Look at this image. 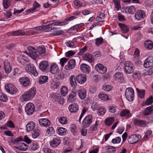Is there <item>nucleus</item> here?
<instances>
[{"instance_id": "nucleus-10", "label": "nucleus", "mask_w": 153, "mask_h": 153, "mask_svg": "<svg viewBox=\"0 0 153 153\" xmlns=\"http://www.w3.org/2000/svg\"><path fill=\"white\" fill-rule=\"evenodd\" d=\"M76 65V61L74 59L70 60L67 64L65 67V68L67 70H71L74 69Z\"/></svg>"}, {"instance_id": "nucleus-47", "label": "nucleus", "mask_w": 153, "mask_h": 153, "mask_svg": "<svg viewBox=\"0 0 153 153\" xmlns=\"http://www.w3.org/2000/svg\"><path fill=\"white\" fill-rule=\"evenodd\" d=\"M40 134V130L38 129H35L32 134V136L33 138H36Z\"/></svg>"}, {"instance_id": "nucleus-43", "label": "nucleus", "mask_w": 153, "mask_h": 153, "mask_svg": "<svg viewBox=\"0 0 153 153\" xmlns=\"http://www.w3.org/2000/svg\"><path fill=\"white\" fill-rule=\"evenodd\" d=\"M11 0H3V4L5 9H7L10 6L11 4Z\"/></svg>"}, {"instance_id": "nucleus-14", "label": "nucleus", "mask_w": 153, "mask_h": 153, "mask_svg": "<svg viewBox=\"0 0 153 153\" xmlns=\"http://www.w3.org/2000/svg\"><path fill=\"white\" fill-rule=\"evenodd\" d=\"M19 81L23 86L26 87L29 86L30 83L29 79L27 77H23L19 79Z\"/></svg>"}, {"instance_id": "nucleus-13", "label": "nucleus", "mask_w": 153, "mask_h": 153, "mask_svg": "<svg viewBox=\"0 0 153 153\" xmlns=\"http://www.w3.org/2000/svg\"><path fill=\"white\" fill-rule=\"evenodd\" d=\"M61 140L59 137L53 138L50 142V145L53 147H56L60 143Z\"/></svg>"}, {"instance_id": "nucleus-54", "label": "nucleus", "mask_w": 153, "mask_h": 153, "mask_svg": "<svg viewBox=\"0 0 153 153\" xmlns=\"http://www.w3.org/2000/svg\"><path fill=\"white\" fill-rule=\"evenodd\" d=\"M31 149L33 151L36 150L39 148V145L37 142L33 143L30 145Z\"/></svg>"}, {"instance_id": "nucleus-64", "label": "nucleus", "mask_w": 153, "mask_h": 153, "mask_svg": "<svg viewBox=\"0 0 153 153\" xmlns=\"http://www.w3.org/2000/svg\"><path fill=\"white\" fill-rule=\"evenodd\" d=\"M74 4L78 7H80L82 6V3L78 0H75L73 2Z\"/></svg>"}, {"instance_id": "nucleus-6", "label": "nucleus", "mask_w": 153, "mask_h": 153, "mask_svg": "<svg viewBox=\"0 0 153 153\" xmlns=\"http://www.w3.org/2000/svg\"><path fill=\"white\" fill-rule=\"evenodd\" d=\"M125 72L128 74L132 73L134 71L133 66L132 63L129 61H126L124 64Z\"/></svg>"}, {"instance_id": "nucleus-1", "label": "nucleus", "mask_w": 153, "mask_h": 153, "mask_svg": "<svg viewBox=\"0 0 153 153\" xmlns=\"http://www.w3.org/2000/svg\"><path fill=\"white\" fill-rule=\"evenodd\" d=\"M36 93V89L32 88L22 95L21 100L22 102L31 100L34 97Z\"/></svg>"}, {"instance_id": "nucleus-33", "label": "nucleus", "mask_w": 153, "mask_h": 153, "mask_svg": "<svg viewBox=\"0 0 153 153\" xmlns=\"http://www.w3.org/2000/svg\"><path fill=\"white\" fill-rule=\"evenodd\" d=\"M67 130L65 128L59 127L57 128V133L60 135L64 136L66 135Z\"/></svg>"}, {"instance_id": "nucleus-40", "label": "nucleus", "mask_w": 153, "mask_h": 153, "mask_svg": "<svg viewBox=\"0 0 153 153\" xmlns=\"http://www.w3.org/2000/svg\"><path fill=\"white\" fill-rule=\"evenodd\" d=\"M59 122L62 124H66L68 123V120L66 117L62 116L58 118Z\"/></svg>"}, {"instance_id": "nucleus-34", "label": "nucleus", "mask_w": 153, "mask_h": 153, "mask_svg": "<svg viewBox=\"0 0 153 153\" xmlns=\"http://www.w3.org/2000/svg\"><path fill=\"white\" fill-rule=\"evenodd\" d=\"M145 47L148 50H151L153 48V42L151 41H146L144 43Z\"/></svg>"}, {"instance_id": "nucleus-38", "label": "nucleus", "mask_w": 153, "mask_h": 153, "mask_svg": "<svg viewBox=\"0 0 153 153\" xmlns=\"http://www.w3.org/2000/svg\"><path fill=\"white\" fill-rule=\"evenodd\" d=\"M60 83L59 82H55L53 81L51 82L50 87L51 88L53 89H58Z\"/></svg>"}, {"instance_id": "nucleus-9", "label": "nucleus", "mask_w": 153, "mask_h": 153, "mask_svg": "<svg viewBox=\"0 0 153 153\" xmlns=\"http://www.w3.org/2000/svg\"><path fill=\"white\" fill-rule=\"evenodd\" d=\"M146 16V14L144 11L142 10H138L135 14V17L137 20H143Z\"/></svg>"}, {"instance_id": "nucleus-18", "label": "nucleus", "mask_w": 153, "mask_h": 153, "mask_svg": "<svg viewBox=\"0 0 153 153\" xmlns=\"http://www.w3.org/2000/svg\"><path fill=\"white\" fill-rule=\"evenodd\" d=\"M49 66V63L47 61H42L39 64V68L43 71H45Z\"/></svg>"}, {"instance_id": "nucleus-23", "label": "nucleus", "mask_w": 153, "mask_h": 153, "mask_svg": "<svg viewBox=\"0 0 153 153\" xmlns=\"http://www.w3.org/2000/svg\"><path fill=\"white\" fill-rule=\"evenodd\" d=\"M76 79L79 83L82 84L86 81V78L85 75L79 74L76 76Z\"/></svg>"}, {"instance_id": "nucleus-52", "label": "nucleus", "mask_w": 153, "mask_h": 153, "mask_svg": "<svg viewBox=\"0 0 153 153\" xmlns=\"http://www.w3.org/2000/svg\"><path fill=\"white\" fill-rule=\"evenodd\" d=\"M99 98L102 100L105 101L108 99V95L103 94H101L98 95Z\"/></svg>"}, {"instance_id": "nucleus-4", "label": "nucleus", "mask_w": 153, "mask_h": 153, "mask_svg": "<svg viewBox=\"0 0 153 153\" xmlns=\"http://www.w3.org/2000/svg\"><path fill=\"white\" fill-rule=\"evenodd\" d=\"M25 70L27 72L32 74L35 76L38 75V73L33 64H30L27 65L25 68Z\"/></svg>"}, {"instance_id": "nucleus-37", "label": "nucleus", "mask_w": 153, "mask_h": 153, "mask_svg": "<svg viewBox=\"0 0 153 153\" xmlns=\"http://www.w3.org/2000/svg\"><path fill=\"white\" fill-rule=\"evenodd\" d=\"M19 146L20 151H25L28 148V146L24 143H19Z\"/></svg>"}, {"instance_id": "nucleus-36", "label": "nucleus", "mask_w": 153, "mask_h": 153, "mask_svg": "<svg viewBox=\"0 0 153 153\" xmlns=\"http://www.w3.org/2000/svg\"><path fill=\"white\" fill-rule=\"evenodd\" d=\"M76 77L74 75H72L70 77V82L72 87H74L76 86Z\"/></svg>"}, {"instance_id": "nucleus-61", "label": "nucleus", "mask_w": 153, "mask_h": 153, "mask_svg": "<svg viewBox=\"0 0 153 153\" xmlns=\"http://www.w3.org/2000/svg\"><path fill=\"white\" fill-rule=\"evenodd\" d=\"M121 139L120 137H117L115 138L112 139L111 142L114 144L119 143L121 141Z\"/></svg>"}, {"instance_id": "nucleus-56", "label": "nucleus", "mask_w": 153, "mask_h": 153, "mask_svg": "<svg viewBox=\"0 0 153 153\" xmlns=\"http://www.w3.org/2000/svg\"><path fill=\"white\" fill-rule=\"evenodd\" d=\"M68 59L65 57L61 58L60 60L59 64L62 67L64 66L65 64L68 61Z\"/></svg>"}, {"instance_id": "nucleus-49", "label": "nucleus", "mask_w": 153, "mask_h": 153, "mask_svg": "<svg viewBox=\"0 0 153 153\" xmlns=\"http://www.w3.org/2000/svg\"><path fill=\"white\" fill-rule=\"evenodd\" d=\"M98 114L99 115H103L106 112L105 108L103 107H100L97 110Z\"/></svg>"}, {"instance_id": "nucleus-8", "label": "nucleus", "mask_w": 153, "mask_h": 153, "mask_svg": "<svg viewBox=\"0 0 153 153\" xmlns=\"http://www.w3.org/2000/svg\"><path fill=\"white\" fill-rule=\"evenodd\" d=\"M93 118L91 115L86 116L82 121V124L84 127H88L92 122Z\"/></svg>"}, {"instance_id": "nucleus-17", "label": "nucleus", "mask_w": 153, "mask_h": 153, "mask_svg": "<svg viewBox=\"0 0 153 153\" xmlns=\"http://www.w3.org/2000/svg\"><path fill=\"white\" fill-rule=\"evenodd\" d=\"M113 77L115 80L118 81L120 82H122L124 79L123 74L120 72H117L114 74Z\"/></svg>"}, {"instance_id": "nucleus-19", "label": "nucleus", "mask_w": 153, "mask_h": 153, "mask_svg": "<svg viewBox=\"0 0 153 153\" xmlns=\"http://www.w3.org/2000/svg\"><path fill=\"white\" fill-rule=\"evenodd\" d=\"M12 35L14 36H24L27 35H33V33L31 32V33H28L27 32H25L22 30H18L16 31H14L12 32Z\"/></svg>"}, {"instance_id": "nucleus-5", "label": "nucleus", "mask_w": 153, "mask_h": 153, "mask_svg": "<svg viewBox=\"0 0 153 153\" xmlns=\"http://www.w3.org/2000/svg\"><path fill=\"white\" fill-rule=\"evenodd\" d=\"M140 134H136L129 136L128 138V141L130 144H133L137 143L141 138Z\"/></svg>"}, {"instance_id": "nucleus-2", "label": "nucleus", "mask_w": 153, "mask_h": 153, "mask_svg": "<svg viewBox=\"0 0 153 153\" xmlns=\"http://www.w3.org/2000/svg\"><path fill=\"white\" fill-rule=\"evenodd\" d=\"M5 88L7 92L11 94H16L18 91L15 86L10 83L6 84Z\"/></svg>"}, {"instance_id": "nucleus-21", "label": "nucleus", "mask_w": 153, "mask_h": 153, "mask_svg": "<svg viewBox=\"0 0 153 153\" xmlns=\"http://www.w3.org/2000/svg\"><path fill=\"white\" fill-rule=\"evenodd\" d=\"M4 68L7 74H9L12 70V68L7 61L6 60L4 62Z\"/></svg>"}, {"instance_id": "nucleus-42", "label": "nucleus", "mask_w": 153, "mask_h": 153, "mask_svg": "<svg viewBox=\"0 0 153 153\" xmlns=\"http://www.w3.org/2000/svg\"><path fill=\"white\" fill-rule=\"evenodd\" d=\"M114 121V118L113 117H110L105 120V124L108 126H110L112 124Z\"/></svg>"}, {"instance_id": "nucleus-32", "label": "nucleus", "mask_w": 153, "mask_h": 153, "mask_svg": "<svg viewBox=\"0 0 153 153\" xmlns=\"http://www.w3.org/2000/svg\"><path fill=\"white\" fill-rule=\"evenodd\" d=\"M144 114L146 116H148L153 113V106H151L147 107L145 110Z\"/></svg>"}, {"instance_id": "nucleus-45", "label": "nucleus", "mask_w": 153, "mask_h": 153, "mask_svg": "<svg viewBox=\"0 0 153 153\" xmlns=\"http://www.w3.org/2000/svg\"><path fill=\"white\" fill-rule=\"evenodd\" d=\"M141 73L138 71H135L133 74L132 76L135 79H139L141 77Z\"/></svg>"}, {"instance_id": "nucleus-63", "label": "nucleus", "mask_w": 153, "mask_h": 153, "mask_svg": "<svg viewBox=\"0 0 153 153\" xmlns=\"http://www.w3.org/2000/svg\"><path fill=\"white\" fill-rule=\"evenodd\" d=\"M47 132L48 134H52L54 132V130L52 127H48L47 130Z\"/></svg>"}, {"instance_id": "nucleus-51", "label": "nucleus", "mask_w": 153, "mask_h": 153, "mask_svg": "<svg viewBox=\"0 0 153 153\" xmlns=\"http://www.w3.org/2000/svg\"><path fill=\"white\" fill-rule=\"evenodd\" d=\"M84 25V23H81L77 24L74 25L72 27H71L70 28V29L73 30H77L81 27L82 26H83Z\"/></svg>"}, {"instance_id": "nucleus-20", "label": "nucleus", "mask_w": 153, "mask_h": 153, "mask_svg": "<svg viewBox=\"0 0 153 153\" xmlns=\"http://www.w3.org/2000/svg\"><path fill=\"white\" fill-rule=\"evenodd\" d=\"M82 57L83 60L86 61L90 63H91L94 61V57L89 53H86L84 54Z\"/></svg>"}, {"instance_id": "nucleus-22", "label": "nucleus", "mask_w": 153, "mask_h": 153, "mask_svg": "<svg viewBox=\"0 0 153 153\" xmlns=\"http://www.w3.org/2000/svg\"><path fill=\"white\" fill-rule=\"evenodd\" d=\"M59 67L57 64L53 63L51 65L50 72L52 74H55L59 71Z\"/></svg>"}, {"instance_id": "nucleus-26", "label": "nucleus", "mask_w": 153, "mask_h": 153, "mask_svg": "<svg viewBox=\"0 0 153 153\" xmlns=\"http://www.w3.org/2000/svg\"><path fill=\"white\" fill-rule=\"evenodd\" d=\"M120 115L121 117H125L126 118H128L131 116L129 111L127 109L122 110L120 112Z\"/></svg>"}, {"instance_id": "nucleus-60", "label": "nucleus", "mask_w": 153, "mask_h": 153, "mask_svg": "<svg viewBox=\"0 0 153 153\" xmlns=\"http://www.w3.org/2000/svg\"><path fill=\"white\" fill-rule=\"evenodd\" d=\"M58 28L55 27H51L49 26H44L43 29H45V31L48 32L51 30H56Z\"/></svg>"}, {"instance_id": "nucleus-58", "label": "nucleus", "mask_w": 153, "mask_h": 153, "mask_svg": "<svg viewBox=\"0 0 153 153\" xmlns=\"http://www.w3.org/2000/svg\"><path fill=\"white\" fill-rule=\"evenodd\" d=\"M107 151L108 152H109L111 153H112L116 151V148L115 147L110 146H107Z\"/></svg>"}, {"instance_id": "nucleus-24", "label": "nucleus", "mask_w": 153, "mask_h": 153, "mask_svg": "<svg viewBox=\"0 0 153 153\" xmlns=\"http://www.w3.org/2000/svg\"><path fill=\"white\" fill-rule=\"evenodd\" d=\"M76 95V91H72L71 93L68 95V100L70 102H73L75 100V97Z\"/></svg>"}, {"instance_id": "nucleus-39", "label": "nucleus", "mask_w": 153, "mask_h": 153, "mask_svg": "<svg viewBox=\"0 0 153 153\" xmlns=\"http://www.w3.org/2000/svg\"><path fill=\"white\" fill-rule=\"evenodd\" d=\"M48 79L47 76H40L39 80V83L41 84H42L46 82Z\"/></svg>"}, {"instance_id": "nucleus-12", "label": "nucleus", "mask_w": 153, "mask_h": 153, "mask_svg": "<svg viewBox=\"0 0 153 153\" xmlns=\"http://www.w3.org/2000/svg\"><path fill=\"white\" fill-rule=\"evenodd\" d=\"M134 124L136 126L140 127H145L146 125V122L140 119H135L134 120Z\"/></svg>"}, {"instance_id": "nucleus-46", "label": "nucleus", "mask_w": 153, "mask_h": 153, "mask_svg": "<svg viewBox=\"0 0 153 153\" xmlns=\"http://www.w3.org/2000/svg\"><path fill=\"white\" fill-rule=\"evenodd\" d=\"M117 106L114 105H110L108 108V111L111 113H114L117 111Z\"/></svg>"}, {"instance_id": "nucleus-30", "label": "nucleus", "mask_w": 153, "mask_h": 153, "mask_svg": "<svg viewBox=\"0 0 153 153\" xmlns=\"http://www.w3.org/2000/svg\"><path fill=\"white\" fill-rule=\"evenodd\" d=\"M119 26L121 28L122 32L124 33H126L129 30V28L127 25L121 23L118 24Z\"/></svg>"}, {"instance_id": "nucleus-59", "label": "nucleus", "mask_w": 153, "mask_h": 153, "mask_svg": "<svg viewBox=\"0 0 153 153\" xmlns=\"http://www.w3.org/2000/svg\"><path fill=\"white\" fill-rule=\"evenodd\" d=\"M42 150L44 153H54L53 150H52L47 147L43 148Z\"/></svg>"}, {"instance_id": "nucleus-35", "label": "nucleus", "mask_w": 153, "mask_h": 153, "mask_svg": "<svg viewBox=\"0 0 153 153\" xmlns=\"http://www.w3.org/2000/svg\"><path fill=\"white\" fill-rule=\"evenodd\" d=\"M138 97L141 99L143 98L145 96V91L144 89L139 90L138 88L136 89Z\"/></svg>"}, {"instance_id": "nucleus-31", "label": "nucleus", "mask_w": 153, "mask_h": 153, "mask_svg": "<svg viewBox=\"0 0 153 153\" xmlns=\"http://www.w3.org/2000/svg\"><path fill=\"white\" fill-rule=\"evenodd\" d=\"M45 49L43 47L39 46L38 48L37 51L39 55H40L42 57L45 56Z\"/></svg>"}, {"instance_id": "nucleus-50", "label": "nucleus", "mask_w": 153, "mask_h": 153, "mask_svg": "<svg viewBox=\"0 0 153 153\" xmlns=\"http://www.w3.org/2000/svg\"><path fill=\"white\" fill-rule=\"evenodd\" d=\"M153 102V97L152 96L147 98L145 102L146 105H148L152 104Z\"/></svg>"}, {"instance_id": "nucleus-28", "label": "nucleus", "mask_w": 153, "mask_h": 153, "mask_svg": "<svg viewBox=\"0 0 153 153\" xmlns=\"http://www.w3.org/2000/svg\"><path fill=\"white\" fill-rule=\"evenodd\" d=\"M80 67L81 70L85 73L88 74L90 71V67L86 64H82Z\"/></svg>"}, {"instance_id": "nucleus-15", "label": "nucleus", "mask_w": 153, "mask_h": 153, "mask_svg": "<svg viewBox=\"0 0 153 153\" xmlns=\"http://www.w3.org/2000/svg\"><path fill=\"white\" fill-rule=\"evenodd\" d=\"M153 65V57L149 56L145 60L144 66L146 68Z\"/></svg>"}, {"instance_id": "nucleus-41", "label": "nucleus", "mask_w": 153, "mask_h": 153, "mask_svg": "<svg viewBox=\"0 0 153 153\" xmlns=\"http://www.w3.org/2000/svg\"><path fill=\"white\" fill-rule=\"evenodd\" d=\"M115 8L117 11H118L121 8L120 1L119 0H113Z\"/></svg>"}, {"instance_id": "nucleus-29", "label": "nucleus", "mask_w": 153, "mask_h": 153, "mask_svg": "<svg viewBox=\"0 0 153 153\" xmlns=\"http://www.w3.org/2000/svg\"><path fill=\"white\" fill-rule=\"evenodd\" d=\"M78 94L80 97L82 99H84L86 97V92L85 89L79 90L77 91Z\"/></svg>"}, {"instance_id": "nucleus-11", "label": "nucleus", "mask_w": 153, "mask_h": 153, "mask_svg": "<svg viewBox=\"0 0 153 153\" xmlns=\"http://www.w3.org/2000/svg\"><path fill=\"white\" fill-rule=\"evenodd\" d=\"M95 69L98 72L101 74H105L107 71V68L102 64L100 63L97 64L96 65Z\"/></svg>"}, {"instance_id": "nucleus-57", "label": "nucleus", "mask_w": 153, "mask_h": 153, "mask_svg": "<svg viewBox=\"0 0 153 153\" xmlns=\"http://www.w3.org/2000/svg\"><path fill=\"white\" fill-rule=\"evenodd\" d=\"M0 100L4 102H6L7 100V96L3 93H0Z\"/></svg>"}, {"instance_id": "nucleus-55", "label": "nucleus", "mask_w": 153, "mask_h": 153, "mask_svg": "<svg viewBox=\"0 0 153 153\" xmlns=\"http://www.w3.org/2000/svg\"><path fill=\"white\" fill-rule=\"evenodd\" d=\"M103 39L102 37L97 38L95 39V44L97 46H99L103 42Z\"/></svg>"}, {"instance_id": "nucleus-48", "label": "nucleus", "mask_w": 153, "mask_h": 153, "mask_svg": "<svg viewBox=\"0 0 153 153\" xmlns=\"http://www.w3.org/2000/svg\"><path fill=\"white\" fill-rule=\"evenodd\" d=\"M29 55L33 59H36L39 57V54L36 50Z\"/></svg>"}, {"instance_id": "nucleus-53", "label": "nucleus", "mask_w": 153, "mask_h": 153, "mask_svg": "<svg viewBox=\"0 0 153 153\" xmlns=\"http://www.w3.org/2000/svg\"><path fill=\"white\" fill-rule=\"evenodd\" d=\"M23 140V138L20 136L19 137L15 138L14 140H13L12 142L14 144L18 143L19 142L22 141Z\"/></svg>"}, {"instance_id": "nucleus-25", "label": "nucleus", "mask_w": 153, "mask_h": 153, "mask_svg": "<svg viewBox=\"0 0 153 153\" xmlns=\"http://www.w3.org/2000/svg\"><path fill=\"white\" fill-rule=\"evenodd\" d=\"M35 127V123L31 121L26 125V130L28 132L32 131Z\"/></svg>"}, {"instance_id": "nucleus-27", "label": "nucleus", "mask_w": 153, "mask_h": 153, "mask_svg": "<svg viewBox=\"0 0 153 153\" xmlns=\"http://www.w3.org/2000/svg\"><path fill=\"white\" fill-rule=\"evenodd\" d=\"M68 109L71 112H75L78 111L79 107L78 105L76 104L73 103L70 105L68 107Z\"/></svg>"}, {"instance_id": "nucleus-7", "label": "nucleus", "mask_w": 153, "mask_h": 153, "mask_svg": "<svg viewBox=\"0 0 153 153\" xmlns=\"http://www.w3.org/2000/svg\"><path fill=\"white\" fill-rule=\"evenodd\" d=\"M35 107L34 105L32 103H28L25 108L26 112L28 115H31L34 111Z\"/></svg>"}, {"instance_id": "nucleus-3", "label": "nucleus", "mask_w": 153, "mask_h": 153, "mask_svg": "<svg viewBox=\"0 0 153 153\" xmlns=\"http://www.w3.org/2000/svg\"><path fill=\"white\" fill-rule=\"evenodd\" d=\"M125 95L127 100L132 102L134 98V93L133 89L131 88H127L126 90Z\"/></svg>"}, {"instance_id": "nucleus-16", "label": "nucleus", "mask_w": 153, "mask_h": 153, "mask_svg": "<svg viewBox=\"0 0 153 153\" xmlns=\"http://www.w3.org/2000/svg\"><path fill=\"white\" fill-rule=\"evenodd\" d=\"M39 122L41 126L48 127L50 125V121L46 118H41L39 120Z\"/></svg>"}, {"instance_id": "nucleus-62", "label": "nucleus", "mask_w": 153, "mask_h": 153, "mask_svg": "<svg viewBox=\"0 0 153 153\" xmlns=\"http://www.w3.org/2000/svg\"><path fill=\"white\" fill-rule=\"evenodd\" d=\"M128 11L129 13L133 14L135 11V9L133 6H131L128 7Z\"/></svg>"}, {"instance_id": "nucleus-44", "label": "nucleus", "mask_w": 153, "mask_h": 153, "mask_svg": "<svg viewBox=\"0 0 153 153\" xmlns=\"http://www.w3.org/2000/svg\"><path fill=\"white\" fill-rule=\"evenodd\" d=\"M68 90L66 87L63 86L61 89L60 93L63 96H65L67 94Z\"/></svg>"}]
</instances>
